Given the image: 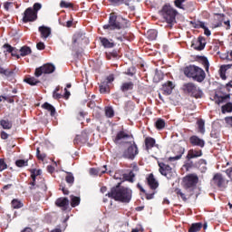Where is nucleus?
Segmentation results:
<instances>
[{
	"label": "nucleus",
	"mask_w": 232,
	"mask_h": 232,
	"mask_svg": "<svg viewBox=\"0 0 232 232\" xmlns=\"http://www.w3.org/2000/svg\"><path fill=\"white\" fill-rule=\"evenodd\" d=\"M131 189L118 185L112 188L107 195L109 198H114V200L128 203L131 200Z\"/></svg>",
	"instance_id": "1"
},
{
	"label": "nucleus",
	"mask_w": 232,
	"mask_h": 232,
	"mask_svg": "<svg viewBox=\"0 0 232 232\" xmlns=\"http://www.w3.org/2000/svg\"><path fill=\"white\" fill-rule=\"evenodd\" d=\"M126 26V19L115 13L110 14L109 23L103 25L104 30H122Z\"/></svg>",
	"instance_id": "2"
},
{
	"label": "nucleus",
	"mask_w": 232,
	"mask_h": 232,
	"mask_svg": "<svg viewBox=\"0 0 232 232\" xmlns=\"http://www.w3.org/2000/svg\"><path fill=\"white\" fill-rule=\"evenodd\" d=\"M184 73L186 77L197 81V82H202L206 79V72L202 68L195 65L187 66L184 69Z\"/></svg>",
	"instance_id": "3"
},
{
	"label": "nucleus",
	"mask_w": 232,
	"mask_h": 232,
	"mask_svg": "<svg viewBox=\"0 0 232 232\" xmlns=\"http://www.w3.org/2000/svg\"><path fill=\"white\" fill-rule=\"evenodd\" d=\"M160 15H162L163 19L167 21L169 28H171L172 23H175L177 17V10L173 9L169 4H166L160 10Z\"/></svg>",
	"instance_id": "4"
},
{
	"label": "nucleus",
	"mask_w": 232,
	"mask_h": 232,
	"mask_svg": "<svg viewBox=\"0 0 232 232\" xmlns=\"http://www.w3.org/2000/svg\"><path fill=\"white\" fill-rule=\"evenodd\" d=\"M43 8L40 3H35L32 7L27 8L24 13L23 21L24 23H32L37 20V12Z\"/></svg>",
	"instance_id": "5"
},
{
	"label": "nucleus",
	"mask_w": 232,
	"mask_h": 232,
	"mask_svg": "<svg viewBox=\"0 0 232 232\" xmlns=\"http://www.w3.org/2000/svg\"><path fill=\"white\" fill-rule=\"evenodd\" d=\"M183 92H187V93H189L192 97H195V99H200L202 95H204L202 90L193 82L185 83L183 85Z\"/></svg>",
	"instance_id": "6"
},
{
	"label": "nucleus",
	"mask_w": 232,
	"mask_h": 232,
	"mask_svg": "<svg viewBox=\"0 0 232 232\" xmlns=\"http://www.w3.org/2000/svg\"><path fill=\"white\" fill-rule=\"evenodd\" d=\"M137 155H139V148L137 147V144L133 143V145H130L123 151L122 157L133 160Z\"/></svg>",
	"instance_id": "7"
},
{
	"label": "nucleus",
	"mask_w": 232,
	"mask_h": 232,
	"mask_svg": "<svg viewBox=\"0 0 232 232\" xmlns=\"http://www.w3.org/2000/svg\"><path fill=\"white\" fill-rule=\"evenodd\" d=\"M213 182L218 186V188H220V189H226V188H227V184H229V180L226 179V177L220 173L214 175Z\"/></svg>",
	"instance_id": "8"
},
{
	"label": "nucleus",
	"mask_w": 232,
	"mask_h": 232,
	"mask_svg": "<svg viewBox=\"0 0 232 232\" xmlns=\"http://www.w3.org/2000/svg\"><path fill=\"white\" fill-rule=\"evenodd\" d=\"M55 72V65L52 63H46L40 68L35 70L34 75L35 77H41L43 73H53Z\"/></svg>",
	"instance_id": "9"
},
{
	"label": "nucleus",
	"mask_w": 232,
	"mask_h": 232,
	"mask_svg": "<svg viewBox=\"0 0 232 232\" xmlns=\"http://www.w3.org/2000/svg\"><path fill=\"white\" fill-rule=\"evenodd\" d=\"M198 183V177L195 174H189L183 179L185 188H193Z\"/></svg>",
	"instance_id": "10"
},
{
	"label": "nucleus",
	"mask_w": 232,
	"mask_h": 232,
	"mask_svg": "<svg viewBox=\"0 0 232 232\" xmlns=\"http://www.w3.org/2000/svg\"><path fill=\"white\" fill-rule=\"evenodd\" d=\"M158 164L160 168V173H161L164 177H167V179H169V177H171V172L173 171L171 167L163 162H159Z\"/></svg>",
	"instance_id": "11"
},
{
	"label": "nucleus",
	"mask_w": 232,
	"mask_h": 232,
	"mask_svg": "<svg viewBox=\"0 0 232 232\" xmlns=\"http://www.w3.org/2000/svg\"><path fill=\"white\" fill-rule=\"evenodd\" d=\"M130 139H131V135L121 130L116 135L114 142L115 144H121V142H127L126 140H130Z\"/></svg>",
	"instance_id": "12"
},
{
	"label": "nucleus",
	"mask_w": 232,
	"mask_h": 232,
	"mask_svg": "<svg viewBox=\"0 0 232 232\" xmlns=\"http://www.w3.org/2000/svg\"><path fill=\"white\" fill-rule=\"evenodd\" d=\"M189 142L192 146H198L199 148H204V146H206V141L198 136H191L189 138Z\"/></svg>",
	"instance_id": "13"
},
{
	"label": "nucleus",
	"mask_w": 232,
	"mask_h": 232,
	"mask_svg": "<svg viewBox=\"0 0 232 232\" xmlns=\"http://www.w3.org/2000/svg\"><path fill=\"white\" fill-rule=\"evenodd\" d=\"M192 46L195 50H204V48H206V39H204V37H198V40L192 44Z\"/></svg>",
	"instance_id": "14"
},
{
	"label": "nucleus",
	"mask_w": 232,
	"mask_h": 232,
	"mask_svg": "<svg viewBox=\"0 0 232 232\" xmlns=\"http://www.w3.org/2000/svg\"><path fill=\"white\" fill-rule=\"evenodd\" d=\"M84 39H86V36H84V33H81V32L76 33L72 37V44H73L72 48H75L76 44H81V43H82Z\"/></svg>",
	"instance_id": "15"
},
{
	"label": "nucleus",
	"mask_w": 232,
	"mask_h": 232,
	"mask_svg": "<svg viewBox=\"0 0 232 232\" xmlns=\"http://www.w3.org/2000/svg\"><path fill=\"white\" fill-rule=\"evenodd\" d=\"M38 30L41 34L42 39H48V37H50V35L52 34V29L50 27L43 25L40 26Z\"/></svg>",
	"instance_id": "16"
},
{
	"label": "nucleus",
	"mask_w": 232,
	"mask_h": 232,
	"mask_svg": "<svg viewBox=\"0 0 232 232\" xmlns=\"http://www.w3.org/2000/svg\"><path fill=\"white\" fill-rule=\"evenodd\" d=\"M173 88H175V85L171 82H167L162 86V92L164 95H171L173 92Z\"/></svg>",
	"instance_id": "17"
},
{
	"label": "nucleus",
	"mask_w": 232,
	"mask_h": 232,
	"mask_svg": "<svg viewBox=\"0 0 232 232\" xmlns=\"http://www.w3.org/2000/svg\"><path fill=\"white\" fill-rule=\"evenodd\" d=\"M198 157H202V150H189L187 154V159L190 160V159H198Z\"/></svg>",
	"instance_id": "18"
},
{
	"label": "nucleus",
	"mask_w": 232,
	"mask_h": 232,
	"mask_svg": "<svg viewBox=\"0 0 232 232\" xmlns=\"http://www.w3.org/2000/svg\"><path fill=\"white\" fill-rule=\"evenodd\" d=\"M147 181L150 189H157L159 188V181L155 179L153 174L149 175V177L147 178Z\"/></svg>",
	"instance_id": "19"
},
{
	"label": "nucleus",
	"mask_w": 232,
	"mask_h": 232,
	"mask_svg": "<svg viewBox=\"0 0 232 232\" xmlns=\"http://www.w3.org/2000/svg\"><path fill=\"white\" fill-rule=\"evenodd\" d=\"M39 175H41V169L38 170H32L31 172V179H33V181L31 182V186L29 187L30 189H35V178L39 177Z\"/></svg>",
	"instance_id": "20"
},
{
	"label": "nucleus",
	"mask_w": 232,
	"mask_h": 232,
	"mask_svg": "<svg viewBox=\"0 0 232 232\" xmlns=\"http://www.w3.org/2000/svg\"><path fill=\"white\" fill-rule=\"evenodd\" d=\"M56 206L58 208H68V205L70 204V200L67 199V198H60L55 201Z\"/></svg>",
	"instance_id": "21"
},
{
	"label": "nucleus",
	"mask_w": 232,
	"mask_h": 232,
	"mask_svg": "<svg viewBox=\"0 0 232 232\" xmlns=\"http://www.w3.org/2000/svg\"><path fill=\"white\" fill-rule=\"evenodd\" d=\"M145 146H146V150L150 151L153 146H155V139L153 138H146L145 139Z\"/></svg>",
	"instance_id": "22"
},
{
	"label": "nucleus",
	"mask_w": 232,
	"mask_h": 232,
	"mask_svg": "<svg viewBox=\"0 0 232 232\" xmlns=\"http://www.w3.org/2000/svg\"><path fill=\"white\" fill-rule=\"evenodd\" d=\"M42 108L44 110H47V111H51V116L53 117L55 115V107L53 106L52 104L45 102L42 105Z\"/></svg>",
	"instance_id": "23"
},
{
	"label": "nucleus",
	"mask_w": 232,
	"mask_h": 232,
	"mask_svg": "<svg viewBox=\"0 0 232 232\" xmlns=\"http://www.w3.org/2000/svg\"><path fill=\"white\" fill-rule=\"evenodd\" d=\"M121 92H130V90H133V82H123L121 87Z\"/></svg>",
	"instance_id": "24"
},
{
	"label": "nucleus",
	"mask_w": 232,
	"mask_h": 232,
	"mask_svg": "<svg viewBox=\"0 0 232 232\" xmlns=\"http://www.w3.org/2000/svg\"><path fill=\"white\" fill-rule=\"evenodd\" d=\"M30 53H32V49L28 46H23L20 49L21 57H26V55H30Z\"/></svg>",
	"instance_id": "25"
},
{
	"label": "nucleus",
	"mask_w": 232,
	"mask_h": 232,
	"mask_svg": "<svg viewBox=\"0 0 232 232\" xmlns=\"http://www.w3.org/2000/svg\"><path fill=\"white\" fill-rule=\"evenodd\" d=\"M106 173V166H103V169H90V175H102Z\"/></svg>",
	"instance_id": "26"
},
{
	"label": "nucleus",
	"mask_w": 232,
	"mask_h": 232,
	"mask_svg": "<svg viewBox=\"0 0 232 232\" xmlns=\"http://www.w3.org/2000/svg\"><path fill=\"white\" fill-rule=\"evenodd\" d=\"M0 126H2L4 130H12V121L8 120H2L0 121Z\"/></svg>",
	"instance_id": "27"
},
{
	"label": "nucleus",
	"mask_w": 232,
	"mask_h": 232,
	"mask_svg": "<svg viewBox=\"0 0 232 232\" xmlns=\"http://www.w3.org/2000/svg\"><path fill=\"white\" fill-rule=\"evenodd\" d=\"M24 82H27V84H30V86H36V84H39V80L35 79L34 77H26L24 79Z\"/></svg>",
	"instance_id": "28"
},
{
	"label": "nucleus",
	"mask_w": 232,
	"mask_h": 232,
	"mask_svg": "<svg viewBox=\"0 0 232 232\" xmlns=\"http://www.w3.org/2000/svg\"><path fill=\"white\" fill-rule=\"evenodd\" d=\"M81 204V198L71 196V206L72 208H77Z\"/></svg>",
	"instance_id": "29"
},
{
	"label": "nucleus",
	"mask_w": 232,
	"mask_h": 232,
	"mask_svg": "<svg viewBox=\"0 0 232 232\" xmlns=\"http://www.w3.org/2000/svg\"><path fill=\"white\" fill-rule=\"evenodd\" d=\"M147 36L150 41H155L157 39V30L150 29L147 32Z\"/></svg>",
	"instance_id": "30"
},
{
	"label": "nucleus",
	"mask_w": 232,
	"mask_h": 232,
	"mask_svg": "<svg viewBox=\"0 0 232 232\" xmlns=\"http://www.w3.org/2000/svg\"><path fill=\"white\" fill-rule=\"evenodd\" d=\"M101 43L104 48H113L114 46L113 43L110 42V40L106 38H101Z\"/></svg>",
	"instance_id": "31"
},
{
	"label": "nucleus",
	"mask_w": 232,
	"mask_h": 232,
	"mask_svg": "<svg viewBox=\"0 0 232 232\" xmlns=\"http://www.w3.org/2000/svg\"><path fill=\"white\" fill-rule=\"evenodd\" d=\"M155 126L157 130H164L166 127V121L162 119H158L157 121L155 122Z\"/></svg>",
	"instance_id": "32"
},
{
	"label": "nucleus",
	"mask_w": 232,
	"mask_h": 232,
	"mask_svg": "<svg viewBox=\"0 0 232 232\" xmlns=\"http://www.w3.org/2000/svg\"><path fill=\"white\" fill-rule=\"evenodd\" d=\"M199 229H202V223H194L190 227L188 232H198Z\"/></svg>",
	"instance_id": "33"
},
{
	"label": "nucleus",
	"mask_w": 232,
	"mask_h": 232,
	"mask_svg": "<svg viewBox=\"0 0 232 232\" xmlns=\"http://www.w3.org/2000/svg\"><path fill=\"white\" fill-rule=\"evenodd\" d=\"M222 113H231L232 111V103L228 102L222 106L221 108Z\"/></svg>",
	"instance_id": "34"
},
{
	"label": "nucleus",
	"mask_w": 232,
	"mask_h": 232,
	"mask_svg": "<svg viewBox=\"0 0 232 232\" xmlns=\"http://www.w3.org/2000/svg\"><path fill=\"white\" fill-rule=\"evenodd\" d=\"M0 73L2 75H5V77H12L14 75V72L8 69H5L2 66H0Z\"/></svg>",
	"instance_id": "35"
},
{
	"label": "nucleus",
	"mask_w": 232,
	"mask_h": 232,
	"mask_svg": "<svg viewBox=\"0 0 232 232\" xmlns=\"http://www.w3.org/2000/svg\"><path fill=\"white\" fill-rule=\"evenodd\" d=\"M133 179H135V173H133V170L129 174L123 175V180H128V182H133Z\"/></svg>",
	"instance_id": "36"
},
{
	"label": "nucleus",
	"mask_w": 232,
	"mask_h": 232,
	"mask_svg": "<svg viewBox=\"0 0 232 232\" xmlns=\"http://www.w3.org/2000/svg\"><path fill=\"white\" fill-rule=\"evenodd\" d=\"M124 5L130 8V10L133 11L135 10V0H123Z\"/></svg>",
	"instance_id": "37"
},
{
	"label": "nucleus",
	"mask_w": 232,
	"mask_h": 232,
	"mask_svg": "<svg viewBox=\"0 0 232 232\" xmlns=\"http://www.w3.org/2000/svg\"><path fill=\"white\" fill-rule=\"evenodd\" d=\"M105 115H106V117H109L110 119H111V117H113V115H115V111H113V108L106 107L105 108Z\"/></svg>",
	"instance_id": "38"
},
{
	"label": "nucleus",
	"mask_w": 232,
	"mask_h": 232,
	"mask_svg": "<svg viewBox=\"0 0 232 232\" xmlns=\"http://www.w3.org/2000/svg\"><path fill=\"white\" fill-rule=\"evenodd\" d=\"M12 208H14V209H19L23 208V203L17 199H13Z\"/></svg>",
	"instance_id": "39"
},
{
	"label": "nucleus",
	"mask_w": 232,
	"mask_h": 232,
	"mask_svg": "<svg viewBox=\"0 0 232 232\" xmlns=\"http://www.w3.org/2000/svg\"><path fill=\"white\" fill-rule=\"evenodd\" d=\"M198 131H199V133H202V134H204L205 132H206V129H205V123H204V121H202V120H199L198 121Z\"/></svg>",
	"instance_id": "40"
},
{
	"label": "nucleus",
	"mask_w": 232,
	"mask_h": 232,
	"mask_svg": "<svg viewBox=\"0 0 232 232\" xmlns=\"http://www.w3.org/2000/svg\"><path fill=\"white\" fill-rule=\"evenodd\" d=\"M15 165L18 168H24V166H28V160H16Z\"/></svg>",
	"instance_id": "41"
},
{
	"label": "nucleus",
	"mask_w": 232,
	"mask_h": 232,
	"mask_svg": "<svg viewBox=\"0 0 232 232\" xmlns=\"http://www.w3.org/2000/svg\"><path fill=\"white\" fill-rule=\"evenodd\" d=\"M176 195H178V197H180V198H182V200H184L185 202L188 200V198H186V194H184V192H182L180 188L176 189Z\"/></svg>",
	"instance_id": "42"
},
{
	"label": "nucleus",
	"mask_w": 232,
	"mask_h": 232,
	"mask_svg": "<svg viewBox=\"0 0 232 232\" xmlns=\"http://www.w3.org/2000/svg\"><path fill=\"white\" fill-rule=\"evenodd\" d=\"M65 180H66L67 184H73L75 179L73 178V175H72V173H70L66 176Z\"/></svg>",
	"instance_id": "43"
},
{
	"label": "nucleus",
	"mask_w": 232,
	"mask_h": 232,
	"mask_svg": "<svg viewBox=\"0 0 232 232\" xmlns=\"http://www.w3.org/2000/svg\"><path fill=\"white\" fill-rule=\"evenodd\" d=\"M202 64L205 66L206 72H209V61H208V58H202Z\"/></svg>",
	"instance_id": "44"
},
{
	"label": "nucleus",
	"mask_w": 232,
	"mask_h": 232,
	"mask_svg": "<svg viewBox=\"0 0 232 232\" xmlns=\"http://www.w3.org/2000/svg\"><path fill=\"white\" fill-rule=\"evenodd\" d=\"M4 8H5V10H6V12L10 11L11 8H14V3H12V2H5L4 4Z\"/></svg>",
	"instance_id": "45"
},
{
	"label": "nucleus",
	"mask_w": 232,
	"mask_h": 232,
	"mask_svg": "<svg viewBox=\"0 0 232 232\" xmlns=\"http://www.w3.org/2000/svg\"><path fill=\"white\" fill-rule=\"evenodd\" d=\"M109 90H110V88L108 87V85H106L104 83L100 86L101 93H108Z\"/></svg>",
	"instance_id": "46"
},
{
	"label": "nucleus",
	"mask_w": 232,
	"mask_h": 232,
	"mask_svg": "<svg viewBox=\"0 0 232 232\" xmlns=\"http://www.w3.org/2000/svg\"><path fill=\"white\" fill-rule=\"evenodd\" d=\"M61 8H72V3H68L66 1H62L60 3Z\"/></svg>",
	"instance_id": "47"
},
{
	"label": "nucleus",
	"mask_w": 232,
	"mask_h": 232,
	"mask_svg": "<svg viewBox=\"0 0 232 232\" xmlns=\"http://www.w3.org/2000/svg\"><path fill=\"white\" fill-rule=\"evenodd\" d=\"M184 152H182L181 154H179V155H177V156H175V157H169V160L170 161V162H173V161H175V160H180V159H182V154H183Z\"/></svg>",
	"instance_id": "48"
},
{
	"label": "nucleus",
	"mask_w": 232,
	"mask_h": 232,
	"mask_svg": "<svg viewBox=\"0 0 232 232\" xmlns=\"http://www.w3.org/2000/svg\"><path fill=\"white\" fill-rule=\"evenodd\" d=\"M6 168H8V166L6 165L5 160H0V171H5V169H6Z\"/></svg>",
	"instance_id": "49"
},
{
	"label": "nucleus",
	"mask_w": 232,
	"mask_h": 232,
	"mask_svg": "<svg viewBox=\"0 0 232 232\" xmlns=\"http://www.w3.org/2000/svg\"><path fill=\"white\" fill-rule=\"evenodd\" d=\"M112 5H115L116 6H119V5H122L124 0H108Z\"/></svg>",
	"instance_id": "50"
},
{
	"label": "nucleus",
	"mask_w": 232,
	"mask_h": 232,
	"mask_svg": "<svg viewBox=\"0 0 232 232\" xmlns=\"http://www.w3.org/2000/svg\"><path fill=\"white\" fill-rule=\"evenodd\" d=\"M4 48L6 52H8V53H11V52L14 50V47L8 44H4Z\"/></svg>",
	"instance_id": "51"
},
{
	"label": "nucleus",
	"mask_w": 232,
	"mask_h": 232,
	"mask_svg": "<svg viewBox=\"0 0 232 232\" xmlns=\"http://www.w3.org/2000/svg\"><path fill=\"white\" fill-rule=\"evenodd\" d=\"M41 153V150H39V148H37L36 150V155H37V158L40 160H43L44 159V157H46V155L44 154H40Z\"/></svg>",
	"instance_id": "52"
},
{
	"label": "nucleus",
	"mask_w": 232,
	"mask_h": 232,
	"mask_svg": "<svg viewBox=\"0 0 232 232\" xmlns=\"http://www.w3.org/2000/svg\"><path fill=\"white\" fill-rule=\"evenodd\" d=\"M11 55H13V57H16L18 59H20L21 55H19L17 53V49H15L14 47L13 48V51L11 52Z\"/></svg>",
	"instance_id": "53"
},
{
	"label": "nucleus",
	"mask_w": 232,
	"mask_h": 232,
	"mask_svg": "<svg viewBox=\"0 0 232 232\" xmlns=\"http://www.w3.org/2000/svg\"><path fill=\"white\" fill-rule=\"evenodd\" d=\"M198 164L199 166H203V170L206 171V165L208 164L206 160H199Z\"/></svg>",
	"instance_id": "54"
},
{
	"label": "nucleus",
	"mask_w": 232,
	"mask_h": 232,
	"mask_svg": "<svg viewBox=\"0 0 232 232\" xmlns=\"http://www.w3.org/2000/svg\"><path fill=\"white\" fill-rule=\"evenodd\" d=\"M36 48H37V50H44V48H45L44 43H43V42L38 43L36 44Z\"/></svg>",
	"instance_id": "55"
},
{
	"label": "nucleus",
	"mask_w": 232,
	"mask_h": 232,
	"mask_svg": "<svg viewBox=\"0 0 232 232\" xmlns=\"http://www.w3.org/2000/svg\"><path fill=\"white\" fill-rule=\"evenodd\" d=\"M175 5L177 6V8H181L184 9V7L182 6V2H180V0H175Z\"/></svg>",
	"instance_id": "56"
},
{
	"label": "nucleus",
	"mask_w": 232,
	"mask_h": 232,
	"mask_svg": "<svg viewBox=\"0 0 232 232\" xmlns=\"http://www.w3.org/2000/svg\"><path fill=\"white\" fill-rule=\"evenodd\" d=\"M115 81V78L113 77V74H111L107 77V84H110L111 82H113Z\"/></svg>",
	"instance_id": "57"
},
{
	"label": "nucleus",
	"mask_w": 232,
	"mask_h": 232,
	"mask_svg": "<svg viewBox=\"0 0 232 232\" xmlns=\"http://www.w3.org/2000/svg\"><path fill=\"white\" fill-rule=\"evenodd\" d=\"M0 135L1 139H3L4 140H6V139H8V133H6L5 131H2Z\"/></svg>",
	"instance_id": "58"
},
{
	"label": "nucleus",
	"mask_w": 232,
	"mask_h": 232,
	"mask_svg": "<svg viewBox=\"0 0 232 232\" xmlns=\"http://www.w3.org/2000/svg\"><path fill=\"white\" fill-rule=\"evenodd\" d=\"M224 24H226L227 26L226 30H231V23L229 22V20L225 21Z\"/></svg>",
	"instance_id": "59"
},
{
	"label": "nucleus",
	"mask_w": 232,
	"mask_h": 232,
	"mask_svg": "<svg viewBox=\"0 0 232 232\" xmlns=\"http://www.w3.org/2000/svg\"><path fill=\"white\" fill-rule=\"evenodd\" d=\"M204 34L205 35H207V37H209V35H211V31L208 27H206L204 29Z\"/></svg>",
	"instance_id": "60"
},
{
	"label": "nucleus",
	"mask_w": 232,
	"mask_h": 232,
	"mask_svg": "<svg viewBox=\"0 0 232 232\" xmlns=\"http://www.w3.org/2000/svg\"><path fill=\"white\" fill-rule=\"evenodd\" d=\"M226 174L227 175V177H229V179H231V176H232V167L226 170Z\"/></svg>",
	"instance_id": "61"
},
{
	"label": "nucleus",
	"mask_w": 232,
	"mask_h": 232,
	"mask_svg": "<svg viewBox=\"0 0 232 232\" xmlns=\"http://www.w3.org/2000/svg\"><path fill=\"white\" fill-rule=\"evenodd\" d=\"M53 99H61V94H59L57 92V91H54L53 94Z\"/></svg>",
	"instance_id": "62"
},
{
	"label": "nucleus",
	"mask_w": 232,
	"mask_h": 232,
	"mask_svg": "<svg viewBox=\"0 0 232 232\" xmlns=\"http://www.w3.org/2000/svg\"><path fill=\"white\" fill-rule=\"evenodd\" d=\"M54 169H55L53 167H52V165L47 166V170L49 173H53Z\"/></svg>",
	"instance_id": "63"
},
{
	"label": "nucleus",
	"mask_w": 232,
	"mask_h": 232,
	"mask_svg": "<svg viewBox=\"0 0 232 232\" xmlns=\"http://www.w3.org/2000/svg\"><path fill=\"white\" fill-rule=\"evenodd\" d=\"M21 232H32V228L30 227H25L24 230H22Z\"/></svg>",
	"instance_id": "64"
}]
</instances>
